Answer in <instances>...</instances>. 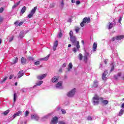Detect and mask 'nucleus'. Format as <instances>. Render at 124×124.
Instances as JSON below:
<instances>
[{
    "label": "nucleus",
    "instance_id": "obj_25",
    "mask_svg": "<svg viewBox=\"0 0 124 124\" xmlns=\"http://www.w3.org/2000/svg\"><path fill=\"white\" fill-rule=\"evenodd\" d=\"M16 99H17V93L14 94V102H16Z\"/></svg>",
    "mask_w": 124,
    "mask_h": 124
},
{
    "label": "nucleus",
    "instance_id": "obj_44",
    "mask_svg": "<svg viewBox=\"0 0 124 124\" xmlns=\"http://www.w3.org/2000/svg\"><path fill=\"white\" fill-rule=\"evenodd\" d=\"M7 79V78L6 77L5 78L1 81V83H3L4 82H5V81H6V80Z\"/></svg>",
    "mask_w": 124,
    "mask_h": 124
},
{
    "label": "nucleus",
    "instance_id": "obj_10",
    "mask_svg": "<svg viewBox=\"0 0 124 124\" xmlns=\"http://www.w3.org/2000/svg\"><path fill=\"white\" fill-rule=\"evenodd\" d=\"M47 74H45L42 75V76H38L37 77V79L38 80H42V79H44L45 77L47 76Z\"/></svg>",
    "mask_w": 124,
    "mask_h": 124
},
{
    "label": "nucleus",
    "instance_id": "obj_63",
    "mask_svg": "<svg viewBox=\"0 0 124 124\" xmlns=\"http://www.w3.org/2000/svg\"><path fill=\"white\" fill-rule=\"evenodd\" d=\"M63 4H64L63 1H62V2H61V5L63 6Z\"/></svg>",
    "mask_w": 124,
    "mask_h": 124
},
{
    "label": "nucleus",
    "instance_id": "obj_6",
    "mask_svg": "<svg viewBox=\"0 0 124 124\" xmlns=\"http://www.w3.org/2000/svg\"><path fill=\"white\" fill-rule=\"evenodd\" d=\"M58 119V117L55 116L52 118L51 124H57Z\"/></svg>",
    "mask_w": 124,
    "mask_h": 124
},
{
    "label": "nucleus",
    "instance_id": "obj_9",
    "mask_svg": "<svg viewBox=\"0 0 124 124\" xmlns=\"http://www.w3.org/2000/svg\"><path fill=\"white\" fill-rule=\"evenodd\" d=\"M23 112L21 111H18L16 113H15L14 115H13V118L14 119H15L16 117H18L19 116H21Z\"/></svg>",
    "mask_w": 124,
    "mask_h": 124
},
{
    "label": "nucleus",
    "instance_id": "obj_46",
    "mask_svg": "<svg viewBox=\"0 0 124 124\" xmlns=\"http://www.w3.org/2000/svg\"><path fill=\"white\" fill-rule=\"evenodd\" d=\"M59 38H61V37L62 36V32H60L59 33Z\"/></svg>",
    "mask_w": 124,
    "mask_h": 124
},
{
    "label": "nucleus",
    "instance_id": "obj_30",
    "mask_svg": "<svg viewBox=\"0 0 124 124\" xmlns=\"http://www.w3.org/2000/svg\"><path fill=\"white\" fill-rule=\"evenodd\" d=\"M113 28V25L112 23L109 22V25H108V30H111Z\"/></svg>",
    "mask_w": 124,
    "mask_h": 124
},
{
    "label": "nucleus",
    "instance_id": "obj_35",
    "mask_svg": "<svg viewBox=\"0 0 124 124\" xmlns=\"http://www.w3.org/2000/svg\"><path fill=\"white\" fill-rule=\"evenodd\" d=\"M34 64H35V65H39V64H40V62L37 61L34 62Z\"/></svg>",
    "mask_w": 124,
    "mask_h": 124
},
{
    "label": "nucleus",
    "instance_id": "obj_34",
    "mask_svg": "<svg viewBox=\"0 0 124 124\" xmlns=\"http://www.w3.org/2000/svg\"><path fill=\"white\" fill-rule=\"evenodd\" d=\"M69 35H70V37H72V36H74V35H73V32L72 31H70Z\"/></svg>",
    "mask_w": 124,
    "mask_h": 124
},
{
    "label": "nucleus",
    "instance_id": "obj_8",
    "mask_svg": "<svg viewBox=\"0 0 124 124\" xmlns=\"http://www.w3.org/2000/svg\"><path fill=\"white\" fill-rule=\"evenodd\" d=\"M31 120H35V121H38L39 120V117L37 114H35L31 115Z\"/></svg>",
    "mask_w": 124,
    "mask_h": 124
},
{
    "label": "nucleus",
    "instance_id": "obj_11",
    "mask_svg": "<svg viewBox=\"0 0 124 124\" xmlns=\"http://www.w3.org/2000/svg\"><path fill=\"white\" fill-rule=\"evenodd\" d=\"M21 64H23V65H25V64L27 63V59H26V58L22 57L21 59Z\"/></svg>",
    "mask_w": 124,
    "mask_h": 124
},
{
    "label": "nucleus",
    "instance_id": "obj_5",
    "mask_svg": "<svg viewBox=\"0 0 124 124\" xmlns=\"http://www.w3.org/2000/svg\"><path fill=\"white\" fill-rule=\"evenodd\" d=\"M108 74V71L105 70L102 75V78L104 81L107 79V75Z\"/></svg>",
    "mask_w": 124,
    "mask_h": 124
},
{
    "label": "nucleus",
    "instance_id": "obj_38",
    "mask_svg": "<svg viewBox=\"0 0 124 124\" xmlns=\"http://www.w3.org/2000/svg\"><path fill=\"white\" fill-rule=\"evenodd\" d=\"M32 16H33V15L31 13L30 14L28 15V18H31L32 17Z\"/></svg>",
    "mask_w": 124,
    "mask_h": 124
},
{
    "label": "nucleus",
    "instance_id": "obj_29",
    "mask_svg": "<svg viewBox=\"0 0 124 124\" xmlns=\"http://www.w3.org/2000/svg\"><path fill=\"white\" fill-rule=\"evenodd\" d=\"M98 83V82H97V81H94V82H93V87H94V88H97Z\"/></svg>",
    "mask_w": 124,
    "mask_h": 124
},
{
    "label": "nucleus",
    "instance_id": "obj_12",
    "mask_svg": "<svg viewBox=\"0 0 124 124\" xmlns=\"http://www.w3.org/2000/svg\"><path fill=\"white\" fill-rule=\"evenodd\" d=\"M17 75H18L17 79H19V78H21V77H22V76H24V73H23V70L20 71L18 72Z\"/></svg>",
    "mask_w": 124,
    "mask_h": 124
},
{
    "label": "nucleus",
    "instance_id": "obj_61",
    "mask_svg": "<svg viewBox=\"0 0 124 124\" xmlns=\"http://www.w3.org/2000/svg\"><path fill=\"white\" fill-rule=\"evenodd\" d=\"M121 21H122V17H120V18L119 19V23H120V24H121Z\"/></svg>",
    "mask_w": 124,
    "mask_h": 124
},
{
    "label": "nucleus",
    "instance_id": "obj_64",
    "mask_svg": "<svg viewBox=\"0 0 124 124\" xmlns=\"http://www.w3.org/2000/svg\"><path fill=\"white\" fill-rule=\"evenodd\" d=\"M62 69H59V72H62Z\"/></svg>",
    "mask_w": 124,
    "mask_h": 124
},
{
    "label": "nucleus",
    "instance_id": "obj_20",
    "mask_svg": "<svg viewBox=\"0 0 124 124\" xmlns=\"http://www.w3.org/2000/svg\"><path fill=\"white\" fill-rule=\"evenodd\" d=\"M20 3H21V1H19L18 2H17L13 6L12 8H13V9H14V8H16V7H17V6H18V5H19Z\"/></svg>",
    "mask_w": 124,
    "mask_h": 124
},
{
    "label": "nucleus",
    "instance_id": "obj_27",
    "mask_svg": "<svg viewBox=\"0 0 124 124\" xmlns=\"http://www.w3.org/2000/svg\"><path fill=\"white\" fill-rule=\"evenodd\" d=\"M78 59L80 61L83 60V54L80 53L78 55Z\"/></svg>",
    "mask_w": 124,
    "mask_h": 124
},
{
    "label": "nucleus",
    "instance_id": "obj_18",
    "mask_svg": "<svg viewBox=\"0 0 124 124\" xmlns=\"http://www.w3.org/2000/svg\"><path fill=\"white\" fill-rule=\"evenodd\" d=\"M17 62H18V58L17 57L12 61V64H15Z\"/></svg>",
    "mask_w": 124,
    "mask_h": 124
},
{
    "label": "nucleus",
    "instance_id": "obj_52",
    "mask_svg": "<svg viewBox=\"0 0 124 124\" xmlns=\"http://www.w3.org/2000/svg\"><path fill=\"white\" fill-rule=\"evenodd\" d=\"M87 120H90V121H91V120H92V117H91V116H88V118H87Z\"/></svg>",
    "mask_w": 124,
    "mask_h": 124
},
{
    "label": "nucleus",
    "instance_id": "obj_2",
    "mask_svg": "<svg viewBox=\"0 0 124 124\" xmlns=\"http://www.w3.org/2000/svg\"><path fill=\"white\" fill-rule=\"evenodd\" d=\"M102 97H99L97 95H95L93 97V103L94 105H98L99 104V101H101Z\"/></svg>",
    "mask_w": 124,
    "mask_h": 124
},
{
    "label": "nucleus",
    "instance_id": "obj_14",
    "mask_svg": "<svg viewBox=\"0 0 124 124\" xmlns=\"http://www.w3.org/2000/svg\"><path fill=\"white\" fill-rule=\"evenodd\" d=\"M124 38V35H119L116 36V40H121V39H123Z\"/></svg>",
    "mask_w": 124,
    "mask_h": 124
},
{
    "label": "nucleus",
    "instance_id": "obj_53",
    "mask_svg": "<svg viewBox=\"0 0 124 124\" xmlns=\"http://www.w3.org/2000/svg\"><path fill=\"white\" fill-rule=\"evenodd\" d=\"M12 40H13V37H12V38H10L9 39V42H11V41H12Z\"/></svg>",
    "mask_w": 124,
    "mask_h": 124
},
{
    "label": "nucleus",
    "instance_id": "obj_24",
    "mask_svg": "<svg viewBox=\"0 0 124 124\" xmlns=\"http://www.w3.org/2000/svg\"><path fill=\"white\" fill-rule=\"evenodd\" d=\"M26 9L27 8L26 7V6H23L21 9V13H22V14H24V13L26 12Z\"/></svg>",
    "mask_w": 124,
    "mask_h": 124
},
{
    "label": "nucleus",
    "instance_id": "obj_47",
    "mask_svg": "<svg viewBox=\"0 0 124 124\" xmlns=\"http://www.w3.org/2000/svg\"><path fill=\"white\" fill-rule=\"evenodd\" d=\"M117 76L118 77H121L122 76V73H118Z\"/></svg>",
    "mask_w": 124,
    "mask_h": 124
},
{
    "label": "nucleus",
    "instance_id": "obj_26",
    "mask_svg": "<svg viewBox=\"0 0 124 124\" xmlns=\"http://www.w3.org/2000/svg\"><path fill=\"white\" fill-rule=\"evenodd\" d=\"M80 29L79 28V27L77 26L75 27V31L77 33H78V32L80 31Z\"/></svg>",
    "mask_w": 124,
    "mask_h": 124
},
{
    "label": "nucleus",
    "instance_id": "obj_48",
    "mask_svg": "<svg viewBox=\"0 0 124 124\" xmlns=\"http://www.w3.org/2000/svg\"><path fill=\"white\" fill-rule=\"evenodd\" d=\"M21 92H22V93H27V91L25 90V89H21Z\"/></svg>",
    "mask_w": 124,
    "mask_h": 124
},
{
    "label": "nucleus",
    "instance_id": "obj_16",
    "mask_svg": "<svg viewBox=\"0 0 124 124\" xmlns=\"http://www.w3.org/2000/svg\"><path fill=\"white\" fill-rule=\"evenodd\" d=\"M51 55L50 54H48L46 57L41 58L40 59V61H47L49 59V57Z\"/></svg>",
    "mask_w": 124,
    "mask_h": 124
},
{
    "label": "nucleus",
    "instance_id": "obj_43",
    "mask_svg": "<svg viewBox=\"0 0 124 124\" xmlns=\"http://www.w3.org/2000/svg\"><path fill=\"white\" fill-rule=\"evenodd\" d=\"M13 77H14V75H10L9 78V80H11V79H12V78H13Z\"/></svg>",
    "mask_w": 124,
    "mask_h": 124
},
{
    "label": "nucleus",
    "instance_id": "obj_19",
    "mask_svg": "<svg viewBox=\"0 0 124 124\" xmlns=\"http://www.w3.org/2000/svg\"><path fill=\"white\" fill-rule=\"evenodd\" d=\"M62 82L60 81L57 83L56 87V88H60V87H62Z\"/></svg>",
    "mask_w": 124,
    "mask_h": 124
},
{
    "label": "nucleus",
    "instance_id": "obj_42",
    "mask_svg": "<svg viewBox=\"0 0 124 124\" xmlns=\"http://www.w3.org/2000/svg\"><path fill=\"white\" fill-rule=\"evenodd\" d=\"M61 111L62 113V114H66V111H65V110H64V109H61Z\"/></svg>",
    "mask_w": 124,
    "mask_h": 124
},
{
    "label": "nucleus",
    "instance_id": "obj_15",
    "mask_svg": "<svg viewBox=\"0 0 124 124\" xmlns=\"http://www.w3.org/2000/svg\"><path fill=\"white\" fill-rule=\"evenodd\" d=\"M101 101L102 103H103V104H104V105H107V104L109 103V101H108V100H103V98H102V99L101 100Z\"/></svg>",
    "mask_w": 124,
    "mask_h": 124
},
{
    "label": "nucleus",
    "instance_id": "obj_22",
    "mask_svg": "<svg viewBox=\"0 0 124 124\" xmlns=\"http://www.w3.org/2000/svg\"><path fill=\"white\" fill-rule=\"evenodd\" d=\"M73 66V65H72V63L70 62L68 65V71H70V70L71 69V68H72Z\"/></svg>",
    "mask_w": 124,
    "mask_h": 124
},
{
    "label": "nucleus",
    "instance_id": "obj_1",
    "mask_svg": "<svg viewBox=\"0 0 124 124\" xmlns=\"http://www.w3.org/2000/svg\"><path fill=\"white\" fill-rule=\"evenodd\" d=\"M70 39L73 45L77 47L78 50H79V49H80V43H79V41H77V39L76 38V36L70 37Z\"/></svg>",
    "mask_w": 124,
    "mask_h": 124
},
{
    "label": "nucleus",
    "instance_id": "obj_56",
    "mask_svg": "<svg viewBox=\"0 0 124 124\" xmlns=\"http://www.w3.org/2000/svg\"><path fill=\"white\" fill-rule=\"evenodd\" d=\"M66 67V63H64L62 65V67Z\"/></svg>",
    "mask_w": 124,
    "mask_h": 124
},
{
    "label": "nucleus",
    "instance_id": "obj_33",
    "mask_svg": "<svg viewBox=\"0 0 124 124\" xmlns=\"http://www.w3.org/2000/svg\"><path fill=\"white\" fill-rule=\"evenodd\" d=\"M10 112V110H7L6 111H5L4 112H3V114L5 115V116H6V115H7V114H8V113H9Z\"/></svg>",
    "mask_w": 124,
    "mask_h": 124
},
{
    "label": "nucleus",
    "instance_id": "obj_51",
    "mask_svg": "<svg viewBox=\"0 0 124 124\" xmlns=\"http://www.w3.org/2000/svg\"><path fill=\"white\" fill-rule=\"evenodd\" d=\"M55 6V5H54V4H50V7H51V8L54 7Z\"/></svg>",
    "mask_w": 124,
    "mask_h": 124
},
{
    "label": "nucleus",
    "instance_id": "obj_59",
    "mask_svg": "<svg viewBox=\"0 0 124 124\" xmlns=\"http://www.w3.org/2000/svg\"><path fill=\"white\" fill-rule=\"evenodd\" d=\"M107 61H108V60H105L104 62H105V64H107Z\"/></svg>",
    "mask_w": 124,
    "mask_h": 124
},
{
    "label": "nucleus",
    "instance_id": "obj_23",
    "mask_svg": "<svg viewBox=\"0 0 124 124\" xmlns=\"http://www.w3.org/2000/svg\"><path fill=\"white\" fill-rule=\"evenodd\" d=\"M124 108H122L119 111V113L118 114V116H122V115L124 114Z\"/></svg>",
    "mask_w": 124,
    "mask_h": 124
},
{
    "label": "nucleus",
    "instance_id": "obj_55",
    "mask_svg": "<svg viewBox=\"0 0 124 124\" xmlns=\"http://www.w3.org/2000/svg\"><path fill=\"white\" fill-rule=\"evenodd\" d=\"M59 124H65V123L63 122V121H61L59 122Z\"/></svg>",
    "mask_w": 124,
    "mask_h": 124
},
{
    "label": "nucleus",
    "instance_id": "obj_21",
    "mask_svg": "<svg viewBox=\"0 0 124 124\" xmlns=\"http://www.w3.org/2000/svg\"><path fill=\"white\" fill-rule=\"evenodd\" d=\"M36 9H37V6H36L33 9H32L31 12V13L33 15V14L35 13V11H36Z\"/></svg>",
    "mask_w": 124,
    "mask_h": 124
},
{
    "label": "nucleus",
    "instance_id": "obj_40",
    "mask_svg": "<svg viewBox=\"0 0 124 124\" xmlns=\"http://www.w3.org/2000/svg\"><path fill=\"white\" fill-rule=\"evenodd\" d=\"M77 50H78L77 48H75V47L73 48V52H74V53H76V52H77Z\"/></svg>",
    "mask_w": 124,
    "mask_h": 124
},
{
    "label": "nucleus",
    "instance_id": "obj_31",
    "mask_svg": "<svg viewBox=\"0 0 124 124\" xmlns=\"http://www.w3.org/2000/svg\"><path fill=\"white\" fill-rule=\"evenodd\" d=\"M29 114H30V112H29V111L28 110L26 111L24 113L25 117H28Z\"/></svg>",
    "mask_w": 124,
    "mask_h": 124
},
{
    "label": "nucleus",
    "instance_id": "obj_28",
    "mask_svg": "<svg viewBox=\"0 0 124 124\" xmlns=\"http://www.w3.org/2000/svg\"><path fill=\"white\" fill-rule=\"evenodd\" d=\"M42 84H43V81L41 80V81H39V82L37 83L36 84V85H35V86H41Z\"/></svg>",
    "mask_w": 124,
    "mask_h": 124
},
{
    "label": "nucleus",
    "instance_id": "obj_3",
    "mask_svg": "<svg viewBox=\"0 0 124 124\" xmlns=\"http://www.w3.org/2000/svg\"><path fill=\"white\" fill-rule=\"evenodd\" d=\"M89 23H91V18L86 16L83 18L82 22L80 23V27H83L85 26V24H89Z\"/></svg>",
    "mask_w": 124,
    "mask_h": 124
},
{
    "label": "nucleus",
    "instance_id": "obj_13",
    "mask_svg": "<svg viewBox=\"0 0 124 124\" xmlns=\"http://www.w3.org/2000/svg\"><path fill=\"white\" fill-rule=\"evenodd\" d=\"M88 56H89V53H87V55H84L83 56V61L85 63L88 62Z\"/></svg>",
    "mask_w": 124,
    "mask_h": 124
},
{
    "label": "nucleus",
    "instance_id": "obj_54",
    "mask_svg": "<svg viewBox=\"0 0 124 124\" xmlns=\"http://www.w3.org/2000/svg\"><path fill=\"white\" fill-rule=\"evenodd\" d=\"M81 3V2H80V0H77L76 2L77 4H80Z\"/></svg>",
    "mask_w": 124,
    "mask_h": 124
},
{
    "label": "nucleus",
    "instance_id": "obj_49",
    "mask_svg": "<svg viewBox=\"0 0 124 124\" xmlns=\"http://www.w3.org/2000/svg\"><path fill=\"white\" fill-rule=\"evenodd\" d=\"M53 51H55L56 50H57V46H53Z\"/></svg>",
    "mask_w": 124,
    "mask_h": 124
},
{
    "label": "nucleus",
    "instance_id": "obj_32",
    "mask_svg": "<svg viewBox=\"0 0 124 124\" xmlns=\"http://www.w3.org/2000/svg\"><path fill=\"white\" fill-rule=\"evenodd\" d=\"M59 44V41H56L54 44V46L55 47H58V45Z\"/></svg>",
    "mask_w": 124,
    "mask_h": 124
},
{
    "label": "nucleus",
    "instance_id": "obj_17",
    "mask_svg": "<svg viewBox=\"0 0 124 124\" xmlns=\"http://www.w3.org/2000/svg\"><path fill=\"white\" fill-rule=\"evenodd\" d=\"M96 48H97V44L94 43L93 44V51L95 52L96 51Z\"/></svg>",
    "mask_w": 124,
    "mask_h": 124
},
{
    "label": "nucleus",
    "instance_id": "obj_58",
    "mask_svg": "<svg viewBox=\"0 0 124 124\" xmlns=\"http://www.w3.org/2000/svg\"><path fill=\"white\" fill-rule=\"evenodd\" d=\"M81 43L83 45H85V41L84 40L81 41Z\"/></svg>",
    "mask_w": 124,
    "mask_h": 124
},
{
    "label": "nucleus",
    "instance_id": "obj_36",
    "mask_svg": "<svg viewBox=\"0 0 124 124\" xmlns=\"http://www.w3.org/2000/svg\"><path fill=\"white\" fill-rule=\"evenodd\" d=\"M3 21V17L0 16V24Z\"/></svg>",
    "mask_w": 124,
    "mask_h": 124
},
{
    "label": "nucleus",
    "instance_id": "obj_4",
    "mask_svg": "<svg viewBox=\"0 0 124 124\" xmlns=\"http://www.w3.org/2000/svg\"><path fill=\"white\" fill-rule=\"evenodd\" d=\"M75 93H76V89L74 88L72 89L71 91H69L67 93V95L68 96V97H72L74 96V94H75Z\"/></svg>",
    "mask_w": 124,
    "mask_h": 124
},
{
    "label": "nucleus",
    "instance_id": "obj_62",
    "mask_svg": "<svg viewBox=\"0 0 124 124\" xmlns=\"http://www.w3.org/2000/svg\"><path fill=\"white\" fill-rule=\"evenodd\" d=\"M71 2L72 3H75V0H71Z\"/></svg>",
    "mask_w": 124,
    "mask_h": 124
},
{
    "label": "nucleus",
    "instance_id": "obj_45",
    "mask_svg": "<svg viewBox=\"0 0 124 124\" xmlns=\"http://www.w3.org/2000/svg\"><path fill=\"white\" fill-rule=\"evenodd\" d=\"M28 59L29 60V61H33V58L31 57H29Z\"/></svg>",
    "mask_w": 124,
    "mask_h": 124
},
{
    "label": "nucleus",
    "instance_id": "obj_41",
    "mask_svg": "<svg viewBox=\"0 0 124 124\" xmlns=\"http://www.w3.org/2000/svg\"><path fill=\"white\" fill-rule=\"evenodd\" d=\"M4 10V9L2 7L0 8V13H2Z\"/></svg>",
    "mask_w": 124,
    "mask_h": 124
},
{
    "label": "nucleus",
    "instance_id": "obj_57",
    "mask_svg": "<svg viewBox=\"0 0 124 124\" xmlns=\"http://www.w3.org/2000/svg\"><path fill=\"white\" fill-rule=\"evenodd\" d=\"M115 40H116V37L115 38V37H113L112 38V41H115Z\"/></svg>",
    "mask_w": 124,
    "mask_h": 124
},
{
    "label": "nucleus",
    "instance_id": "obj_7",
    "mask_svg": "<svg viewBox=\"0 0 124 124\" xmlns=\"http://www.w3.org/2000/svg\"><path fill=\"white\" fill-rule=\"evenodd\" d=\"M59 78H60V76H56L53 77L51 79L52 83H56L59 80Z\"/></svg>",
    "mask_w": 124,
    "mask_h": 124
},
{
    "label": "nucleus",
    "instance_id": "obj_60",
    "mask_svg": "<svg viewBox=\"0 0 124 124\" xmlns=\"http://www.w3.org/2000/svg\"><path fill=\"white\" fill-rule=\"evenodd\" d=\"M121 108H124V103L122 104Z\"/></svg>",
    "mask_w": 124,
    "mask_h": 124
},
{
    "label": "nucleus",
    "instance_id": "obj_39",
    "mask_svg": "<svg viewBox=\"0 0 124 124\" xmlns=\"http://www.w3.org/2000/svg\"><path fill=\"white\" fill-rule=\"evenodd\" d=\"M24 20L21 21L19 24L18 25H17V26H22V25H23L24 24Z\"/></svg>",
    "mask_w": 124,
    "mask_h": 124
},
{
    "label": "nucleus",
    "instance_id": "obj_50",
    "mask_svg": "<svg viewBox=\"0 0 124 124\" xmlns=\"http://www.w3.org/2000/svg\"><path fill=\"white\" fill-rule=\"evenodd\" d=\"M19 23V20H16L15 23V25H18V23Z\"/></svg>",
    "mask_w": 124,
    "mask_h": 124
},
{
    "label": "nucleus",
    "instance_id": "obj_37",
    "mask_svg": "<svg viewBox=\"0 0 124 124\" xmlns=\"http://www.w3.org/2000/svg\"><path fill=\"white\" fill-rule=\"evenodd\" d=\"M114 69H115V66L114 65H113L111 68L110 72H112L113 71V70H114Z\"/></svg>",
    "mask_w": 124,
    "mask_h": 124
}]
</instances>
